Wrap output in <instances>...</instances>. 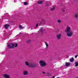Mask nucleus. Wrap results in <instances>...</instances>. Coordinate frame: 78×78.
<instances>
[{
  "mask_svg": "<svg viewBox=\"0 0 78 78\" xmlns=\"http://www.w3.org/2000/svg\"><path fill=\"white\" fill-rule=\"evenodd\" d=\"M65 32L67 33L66 34L68 37H71L73 35V32L71 31V28L70 27H67L66 30H65Z\"/></svg>",
  "mask_w": 78,
  "mask_h": 78,
  "instance_id": "1",
  "label": "nucleus"
},
{
  "mask_svg": "<svg viewBox=\"0 0 78 78\" xmlns=\"http://www.w3.org/2000/svg\"><path fill=\"white\" fill-rule=\"evenodd\" d=\"M75 64L76 67H77L78 66V62H76Z\"/></svg>",
  "mask_w": 78,
  "mask_h": 78,
  "instance_id": "14",
  "label": "nucleus"
},
{
  "mask_svg": "<svg viewBox=\"0 0 78 78\" xmlns=\"http://www.w3.org/2000/svg\"><path fill=\"white\" fill-rule=\"evenodd\" d=\"M62 11L63 12H65V8L62 9H61Z\"/></svg>",
  "mask_w": 78,
  "mask_h": 78,
  "instance_id": "19",
  "label": "nucleus"
},
{
  "mask_svg": "<svg viewBox=\"0 0 78 78\" xmlns=\"http://www.w3.org/2000/svg\"><path fill=\"white\" fill-rule=\"evenodd\" d=\"M27 4H28V3H27V2H24V3H23L24 5H27Z\"/></svg>",
  "mask_w": 78,
  "mask_h": 78,
  "instance_id": "18",
  "label": "nucleus"
},
{
  "mask_svg": "<svg viewBox=\"0 0 78 78\" xmlns=\"http://www.w3.org/2000/svg\"><path fill=\"white\" fill-rule=\"evenodd\" d=\"M9 25L8 24H5L4 26V27L6 28V29H7V28H9Z\"/></svg>",
  "mask_w": 78,
  "mask_h": 78,
  "instance_id": "8",
  "label": "nucleus"
},
{
  "mask_svg": "<svg viewBox=\"0 0 78 78\" xmlns=\"http://www.w3.org/2000/svg\"><path fill=\"white\" fill-rule=\"evenodd\" d=\"M19 28H20V29H23V28H24V27H22V26L20 25L19 26Z\"/></svg>",
  "mask_w": 78,
  "mask_h": 78,
  "instance_id": "13",
  "label": "nucleus"
},
{
  "mask_svg": "<svg viewBox=\"0 0 78 78\" xmlns=\"http://www.w3.org/2000/svg\"><path fill=\"white\" fill-rule=\"evenodd\" d=\"M3 76L5 78H10V76H9V75L7 74H4Z\"/></svg>",
  "mask_w": 78,
  "mask_h": 78,
  "instance_id": "5",
  "label": "nucleus"
},
{
  "mask_svg": "<svg viewBox=\"0 0 78 78\" xmlns=\"http://www.w3.org/2000/svg\"><path fill=\"white\" fill-rule=\"evenodd\" d=\"M29 66L30 67H32V68H34V67H37V65L36 63H34L32 64H30L29 65Z\"/></svg>",
  "mask_w": 78,
  "mask_h": 78,
  "instance_id": "3",
  "label": "nucleus"
},
{
  "mask_svg": "<svg viewBox=\"0 0 78 78\" xmlns=\"http://www.w3.org/2000/svg\"><path fill=\"white\" fill-rule=\"evenodd\" d=\"M42 30H43V27H41V31H42Z\"/></svg>",
  "mask_w": 78,
  "mask_h": 78,
  "instance_id": "25",
  "label": "nucleus"
},
{
  "mask_svg": "<svg viewBox=\"0 0 78 78\" xmlns=\"http://www.w3.org/2000/svg\"><path fill=\"white\" fill-rule=\"evenodd\" d=\"M42 20V21H45V20Z\"/></svg>",
  "mask_w": 78,
  "mask_h": 78,
  "instance_id": "30",
  "label": "nucleus"
},
{
  "mask_svg": "<svg viewBox=\"0 0 78 78\" xmlns=\"http://www.w3.org/2000/svg\"><path fill=\"white\" fill-rule=\"evenodd\" d=\"M61 37V34H59L57 35V38L58 39H60Z\"/></svg>",
  "mask_w": 78,
  "mask_h": 78,
  "instance_id": "6",
  "label": "nucleus"
},
{
  "mask_svg": "<svg viewBox=\"0 0 78 78\" xmlns=\"http://www.w3.org/2000/svg\"><path fill=\"white\" fill-rule=\"evenodd\" d=\"M31 42V40H29L27 41V43H29V42Z\"/></svg>",
  "mask_w": 78,
  "mask_h": 78,
  "instance_id": "21",
  "label": "nucleus"
},
{
  "mask_svg": "<svg viewBox=\"0 0 78 78\" xmlns=\"http://www.w3.org/2000/svg\"><path fill=\"white\" fill-rule=\"evenodd\" d=\"M47 75H48V76H50V74L49 73H47Z\"/></svg>",
  "mask_w": 78,
  "mask_h": 78,
  "instance_id": "23",
  "label": "nucleus"
},
{
  "mask_svg": "<svg viewBox=\"0 0 78 78\" xmlns=\"http://www.w3.org/2000/svg\"><path fill=\"white\" fill-rule=\"evenodd\" d=\"M58 23H61V20H58Z\"/></svg>",
  "mask_w": 78,
  "mask_h": 78,
  "instance_id": "20",
  "label": "nucleus"
},
{
  "mask_svg": "<svg viewBox=\"0 0 78 78\" xmlns=\"http://www.w3.org/2000/svg\"><path fill=\"white\" fill-rule=\"evenodd\" d=\"M45 44L47 47L46 48H48V44H47L46 42H45Z\"/></svg>",
  "mask_w": 78,
  "mask_h": 78,
  "instance_id": "15",
  "label": "nucleus"
},
{
  "mask_svg": "<svg viewBox=\"0 0 78 78\" xmlns=\"http://www.w3.org/2000/svg\"><path fill=\"white\" fill-rule=\"evenodd\" d=\"M69 65H70V63H66V66H69Z\"/></svg>",
  "mask_w": 78,
  "mask_h": 78,
  "instance_id": "17",
  "label": "nucleus"
},
{
  "mask_svg": "<svg viewBox=\"0 0 78 78\" xmlns=\"http://www.w3.org/2000/svg\"><path fill=\"white\" fill-rule=\"evenodd\" d=\"M55 9V6H53V7L50 9V11H53V10Z\"/></svg>",
  "mask_w": 78,
  "mask_h": 78,
  "instance_id": "11",
  "label": "nucleus"
},
{
  "mask_svg": "<svg viewBox=\"0 0 78 78\" xmlns=\"http://www.w3.org/2000/svg\"><path fill=\"white\" fill-rule=\"evenodd\" d=\"M23 73L24 75H28V71H24L23 72Z\"/></svg>",
  "mask_w": 78,
  "mask_h": 78,
  "instance_id": "7",
  "label": "nucleus"
},
{
  "mask_svg": "<svg viewBox=\"0 0 78 78\" xmlns=\"http://www.w3.org/2000/svg\"><path fill=\"white\" fill-rule=\"evenodd\" d=\"M42 1H38V4H39L40 5H41L42 4Z\"/></svg>",
  "mask_w": 78,
  "mask_h": 78,
  "instance_id": "9",
  "label": "nucleus"
},
{
  "mask_svg": "<svg viewBox=\"0 0 78 78\" xmlns=\"http://www.w3.org/2000/svg\"><path fill=\"white\" fill-rule=\"evenodd\" d=\"M78 56V55H76L75 56V57L76 58H77V57Z\"/></svg>",
  "mask_w": 78,
  "mask_h": 78,
  "instance_id": "27",
  "label": "nucleus"
},
{
  "mask_svg": "<svg viewBox=\"0 0 78 78\" xmlns=\"http://www.w3.org/2000/svg\"><path fill=\"white\" fill-rule=\"evenodd\" d=\"M39 64H40V66L41 67H45L47 65L46 62H43L42 60H41L39 62Z\"/></svg>",
  "mask_w": 78,
  "mask_h": 78,
  "instance_id": "2",
  "label": "nucleus"
},
{
  "mask_svg": "<svg viewBox=\"0 0 78 78\" xmlns=\"http://www.w3.org/2000/svg\"><path fill=\"white\" fill-rule=\"evenodd\" d=\"M74 60V59H73V58H72V59H70V61L71 62H73Z\"/></svg>",
  "mask_w": 78,
  "mask_h": 78,
  "instance_id": "16",
  "label": "nucleus"
},
{
  "mask_svg": "<svg viewBox=\"0 0 78 78\" xmlns=\"http://www.w3.org/2000/svg\"><path fill=\"white\" fill-rule=\"evenodd\" d=\"M43 73L44 74H45V72H43Z\"/></svg>",
  "mask_w": 78,
  "mask_h": 78,
  "instance_id": "29",
  "label": "nucleus"
},
{
  "mask_svg": "<svg viewBox=\"0 0 78 78\" xmlns=\"http://www.w3.org/2000/svg\"><path fill=\"white\" fill-rule=\"evenodd\" d=\"M25 64L26 65V66H29V63H28V62L26 61L25 62Z\"/></svg>",
  "mask_w": 78,
  "mask_h": 78,
  "instance_id": "12",
  "label": "nucleus"
},
{
  "mask_svg": "<svg viewBox=\"0 0 78 78\" xmlns=\"http://www.w3.org/2000/svg\"><path fill=\"white\" fill-rule=\"evenodd\" d=\"M7 47L9 48H14V44L11 43L7 45Z\"/></svg>",
  "mask_w": 78,
  "mask_h": 78,
  "instance_id": "4",
  "label": "nucleus"
},
{
  "mask_svg": "<svg viewBox=\"0 0 78 78\" xmlns=\"http://www.w3.org/2000/svg\"><path fill=\"white\" fill-rule=\"evenodd\" d=\"M17 46H18V44H17L16 43V45L15 46V47H17Z\"/></svg>",
  "mask_w": 78,
  "mask_h": 78,
  "instance_id": "22",
  "label": "nucleus"
},
{
  "mask_svg": "<svg viewBox=\"0 0 78 78\" xmlns=\"http://www.w3.org/2000/svg\"><path fill=\"white\" fill-rule=\"evenodd\" d=\"M38 25H39V23H37L36 24V27H38Z\"/></svg>",
  "mask_w": 78,
  "mask_h": 78,
  "instance_id": "26",
  "label": "nucleus"
},
{
  "mask_svg": "<svg viewBox=\"0 0 78 78\" xmlns=\"http://www.w3.org/2000/svg\"><path fill=\"white\" fill-rule=\"evenodd\" d=\"M74 17L76 19L78 18V13L75 14Z\"/></svg>",
  "mask_w": 78,
  "mask_h": 78,
  "instance_id": "10",
  "label": "nucleus"
},
{
  "mask_svg": "<svg viewBox=\"0 0 78 78\" xmlns=\"http://www.w3.org/2000/svg\"><path fill=\"white\" fill-rule=\"evenodd\" d=\"M46 6H49V4H46Z\"/></svg>",
  "mask_w": 78,
  "mask_h": 78,
  "instance_id": "24",
  "label": "nucleus"
},
{
  "mask_svg": "<svg viewBox=\"0 0 78 78\" xmlns=\"http://www.w3.org/2000/svg\"><path fill=\"white\" fill-rule=\"evenodd\" d=\"M41 31L42 33H44V30H42V31Z\"/></svg>",
  "mask_w": 78,
  "mask_h": 78,
  "instance_id": "28",
  "label": "nucleus"
}]
</instances>
